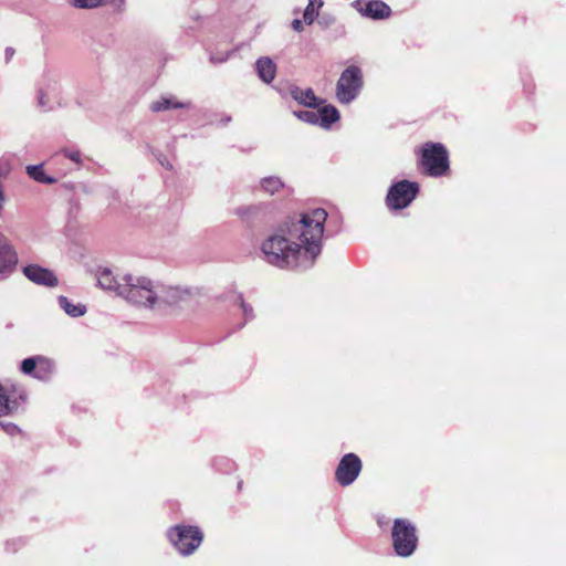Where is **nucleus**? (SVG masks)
Masks as SVG:
<instances>
[{"label":"nucleus","mask_w":566,"mask_h":566,"mask_svg":"<svg viewBox=\"0 0 566 566\" xmlns=\"http://www.w3.org/2000/svg\"><path fill=\"white\" fill-rule=\"evenodd\" d=\"M327 213L315 209L296 222H284L261 244L264 260L281 269H307L321 253Z\"/></svg>","instance_id":"nucleus-1"},{"label":"nucleus","mask_w":566,"mask_h":566,"mask_svg":"<svg viewBox=\"0 0 566 566\" xmlns=\"http://www.w3.org/2000/svg\"><path fill=\"white\" fill-rule=\"evenodd\" d=\"M96 277L101 289L115 293L137 307L155 308L161 304L179 306L189 303L193 298L191 291L188 289L166 287L147 276L114 273L108 268H99Z\"/></svg>","instance_id":"nucleus-2"},{"label":"nucleus","mask_w":566,"mask_h":566,"mask_svg":"<svg viewBox=\"0 0 566 566\" xmlns=\"http://www.w3.org/2000/svg\"><path fill=\"white\" fill-rule=\"evenodd\" d=\"M364 78L361 70L356 65L346 67L336 83V98L340 104L347 105L356 99L363 88Z\"/></svg>","instance_id":"nucleus-3"},{"label":"nucleus","mask_w":566,"mask_h":566,"mask_svg":"<svg viewBox=\"0 0 566 566\" xmlns=\"http://www.w3.org/2000/svg\"><path fill=\"white\" fill-rule=\"evenodd\" d=\"M391 536L397 555L408 557L416 551L418 544L416 527L408 520H395Z\"/></svg>","instance_id":"nucleus-4"},{"label":"nucleus","mask_w":566,"mask_h":566,"mask_svg":"<svg viewBox=\"0 0 566 566\" xmlns=\"http://www.w3.org/2000/svg\"><path fill=\"white\" fill-rule=\"evenodd\" d=\"M420 164L429 176L438 177L443 175L449 169V158L446 147L439 143L424 144Z\"/></svg>","instance_id":"nucleus-5"},{"label":"nucleus","mask_w":566,"mask_h":566,"mask_svg":"<svg viewBox=\"0 0 566 566\" xmlns=\"http://www.w3.org/2000/svg\"><path fill=\"white\" fill-rule=\"evenodd\" d=\"M168 537L182 555L192 554L202 542V533L198 527L177 525L168 532Z\"/></svg>","instance_id":"nucleus-6"},{"label":"nucleus","mask_w":566,"mask_h":566,"mask_svg":"<svg viewBox=\"0 0 566 566\" xmlns=\"http://www.w3.org/2000/svg\"><path fill=\"white\" fill-rule=\"evenodd\" d=\"M419 191L417 182L401 180L392 185L387 195V205L390 209L399 210L408 207Z\"/></svg>","instance_id":"nucleus-7"},{"label":"nucleus","mask_w":566,"mask_h":566,"mask_svg":"<svg viewBox=\"0 0 566 566\" xmlns=\"http://www.w3.org/2000/svg\"><path fill=\"white\" fill-rule=\"evenodd\" d=\"M361 471V461L355 453L345 454L335 471L336 481L342 486L350 485Z\"/></svg>","instance_id":"nucleus-8"},{"label":"nucleus","mask_w":566,"mask_h":566,"mask_svg":"<svg viewBox=\"0 0 566 566\" xmlns=\"http://www.w3.org/2000/svg\"><path fill=\"white\" fill-rule=\"evenodd\" d=\"M18 264V254L10 240L0 232V274L9 275Z\"/></svg>","instance_id":"nucleus-9"},{"label":"nucleus","mask_w":566,"mask_h":566,"mask_svg":"<svg viewBox=\"0 0 566 566\" xmlns=\"http://www.w3.org/2000/svg\"><path fill=\"white\" fill-rule=\"evenodd\" d=\"M352 6L364 17L370 19H385L391 13L389 6L380 0H355Z\"/></svg>","instance_id":"nucleus-10"},{"label":"nucleus","mask_w":566,"mask_h":566,"mask_svg":"<svg viewBox=\"0 0 566 566\" xmlns=\"http://www.w3.org/2000/svg\"><path fill=\"white\" fill-rule=\"evenodd\" d=\"M23 274L33 283L48 287H55L59 280L53 271L38 264H29L23 268Z\"/></svg>","instance_id":"nucleus-11"},{"label":"nucleus","mask_w":566,"mask_h":566,"mask_svg":"<svg viewBox=\"0 0 566 566\" xmlns=\"http://www.w3.org/2000/svg\"><path fill=\"white\" fill-rule=\"evenodd\" d=\"M290 95L301 105H304L306 107L317 106V97L315 96L312 88L303 90L298 86H292L290 87Z\"/></svg>","instance_id":"nucleus-12"},{"label":"nucleus","mask_w":566,"mask_h":566,"mask_svg":"<svg viewBox=\"0 0 566 566\" xmlns=\"http://www.w3.org/2000/svg\"><path fill=\"white\" fill-rule=\"evenodd\" d=\"M317 112V126L322 128H329L331 125L339 119V112L333 105H325L316 109Z\"/></svg>","instance_id":"nucleus-13"},{"label":"nucleus","mask_w":566,"mask_h":566,"mask_svg":"<svg viewBox=\"0 0 566 566\" xmlns=\"http://www.w3.org/2000/svg\"><path fill=\"white\" fill-rule=\"evenodd\" d=\"M255 66L260 78L264 83H271L274 80L276 74V65L270 57L265 56L259 59L255 63Z\"/></svg>","instance_id":"nucleus-14"},{"label":"nucleus","mask_w":566,"mask_h":566,"mask_svg":"<svg viewBox=\"0 0 566 566\" xmlns=\"http://www.w3.org/2000/svg\"><path fill=\"white\" fill-rule=\"evenodd\" d=\"M60 307L71 317H80L86 313V306L81 303H73L67 297L61 295L57 298Z\"/></svg>","instance_id":"nucleus-15"},{"label":"nucleus","mask_w":566,"mask_h":566,"mask_svg":"<svg viewBox=\"0 0 566 566\" xmlns=\"http://www.w3.org/2000/svg\"><path fill=\"white\" fill-rule=\"evenodd\" d=\"M28 176L36 182L44 185H52L56 181L55 178L45 174L43 165H29L25 167Z\"/></svg>","instance_id":"nucleus-16"},{"label":"nucleus","mask_w":566,"mask_h":566,"mask_svg":"<svg viewBox=\"0 0 566 566\" xmlns=\"http://www.w3.org/2000/svg\"><path fill=\"white\" fill-rule=\"evenodd\" d=\"M54 363L51 359L39 356L38 367L35 369L33 377L46 381L51 378L52 374L54 373Z\"/></svg>","instance_id":"nucleus-17"},{"label":"nucleus","mask_w":566,"mask_h":566,"mask_svg":"<svg viewBox=\"0 0 566 566\" xmlns=\"http://www.w3.org/2000/svg\"><path fill=\"white\" fill-rule=\"evenodd\" d=\"M187 107V104L178 102L175 97H161L160 99L154 102L150 106L153 112H161L170 108H182Z\"/></svg>","instance_id":"nucleus-18"},{"label":"nucleus","mask_w":566,"mask_h":566,"mask_svg":"<svg viewBox=\"0 0 566 566\" xmlns=\"http://www.w3.org/2000/svg\"><path fill=\"white\" fill-rule=\"evenodd\" d=\"M323 6V0H310L304 13H303V21L306 24H312L315 20V18L318 15V10Z\"/></svg>","instance_id":"nucleus-19"},{"label":"nucleus","mask_w":566,"mask_h":566,"mask_svg":"<svg viewBox=\"0 0 566 566\" xmlns=\"http://www.w3.org/2000/svg\"><path fill=\"white\" fill-rule=\"evenodd\" d=\"M261 187L270 195H274L283 187V182L276 177H268L262 179Z\"/></svg>","instance_id":"nucleus-20"},{"label":"nucleus","mask_w":566,"mask_h":566,"mask_svg":"<svg viewBox=\"0 0 566 566\" xmlns=\"http://www.w3.org/2000/svg\"><path fill=\"white\" fill-rule=\"evenodd\" d=\"M106 3L107 0H70V4L78 9H95Z\"/></svg>","instance_id":"nucleus-21"},{"label":"nucleus","mask_w":566,"mask_h":566,"mask_svg":"<svg viewBox=\"0 0 566 566\" xmlns=\"http://www.w3.org/2000/svg\"><path fill=\"white\" fill-rule=\"evenodd\" d=\"M294 115L305 122V123H308V124H312V125H317V112L316 109H311V111H300V112H294Z\"/></svg>","instance_id":"nucleus-22"},{"label":"nucleus","mask_w":566,"mask_h":566,"mask_svg":"<svg viewBox=\"0 0 566 566\" xmlns=\"http://www.w3.org/2000/svg\"><path fill=\"white\" fill-rule=\"evenodd\" d=\"M38 361L39 356L25 358L21 364V370L27 375H34Z\"/></svg>","instance_id":"nucleus-23"},{"label":"nucleus","mask_w":566,"mask_h":566,"mask_svg":"<svg viewBox=\"0 0 566 566\" xmlns=\"http://www.w3.org/2000/svg\"><path fill=\"white\" fill-rule=\"evenodd\" d=\"M11 408L9 405V398L4 388L0 385V416L8 415Z\"/></svg>","instance_id":"nucleus-24"},{"label":"nucleus","mask_w":566,"mask_h":566,"mask_svg":"<svg viewBox=\"0 0 566 566\" xmlns=\"http://www.w3.org/2000/svg\"><path fill=\"white\" fill-rule=\"evenodd\" d=\"M237 300L242 308L245 321H251L254 317L253 307L244 302L241 294L237 296Z\"/></svg>","instance_id":"nucleus-25"},{"label":"nucleus","mask_w":566,"mask_h":566,"mask_svg":"<svg viewBox=\"0 0 566 566\" xmlns=\"http://www.w3.org/2000/svg\"><path fill=\"white\" fill-rule=\"evenodd\" d=\"M258 210V207L255 206H243V207H239L237 208L235 210V214L237 216H240L242 218H250L251 216L255 214Z\"/></svg>","instance_id":"nucleus-26"},{"label":"nucleus","mask_w":566,"mask_h":566,"mask_svg":"<svg viewBox=\"0 0 566 566\" xmlns=\"http://www.w3.org/2000/svg\"><path fill=\"white\" fill-rule=\"evenodd\" d=\"M63 154L65 157H67L69 159H71L72 161L76 163V164H81V158H82V155L78 150H74V149H64L63 150Z\"/></svg>","instance_id":"nucleus-27"},{"label":"nucleus","mask_w":566,"mask_h":566,"mask_svg":"<svg viewBox=\"0 0 566 566\" xmlns=\"http://www.w3.org/2000/svg\"><path fill=\"white\" fill-rule=\"evenodd\" d=\"M6 432L9 434H14L19 431L18 427L14 423L8 422V423H1Z\"/></svg>","instance_id":"nucleus-28"},{"label":"nucleus","mask_w":566,"mask_h":566,"mask_svg":"<svg viewBox=\"0 0 566 566\" xmlns=\"http://www.w3.org/2000/svg\"><path fill=\"white\" fill-rule=\"evenodd\" d=\"M11 172L10 165H0V177L7 178Z\"/></svg>","instance_id":"nucleus-29"},{"label":"nucleus","mask_w":566,"mask_h":566,"mask_svg":"<svg viewBox=\"0 0 566 566\" xmlns=\"http://www.w3.org/2000/svg\"><path fill=\"white\" fill-rule=\"evenodd\" d=\"M292 28L296 32L303 31V22L300 19H295L292 22Z\"/></svg>","instance_id":"nucleus-30"},{"label":"nucleus","mask_w":566,"mask_h":566,"mask_svg":"<svg viewBox=\"0 0 566 566\" xmlns=\"http://www.w3.org/2000/svg\"><path fill=\"white\" fill-rule=\"evenodd\" d=\"M115 6L118 8V9H123L124 6H125V0H115Z\"/></svg>","instance_id":"nucleus-31"},{"label":"nucleus","mask_w":566,"mask_h":566,"mask_svg":"<svg viewBox=\"0 0 566 566\" xmlns=\"http://www.w3.org/2000/svg\"><path fill=\"white\" fill-rule=\"evenodd\" d=\"M13 53H14V51H13V49H11V48H8V49L6 50V55H7V57H8V59H9V57H11V56L13 55Z\"/></svg>","instance_id":"nucleus-32"},{"label":"nucleus","mask_w":566,"mask_h":566,"mask_svg":"<svg viewBox=\"0 0 566 566\" xmlns=\"http://www.w3.org/2000/svg\"><path fill=\"white\" fill-rule=\"evenodd\" d=\"M160 164H161L163 166H166V167H167V168H169V169L171 168V165H170L168 161L166 163V161H164V160H160Z\"/></svg>","instance_id":"nucleus-33"},{"label":"nucleus","mask_w":566,"mask_h":566,"mask_svg":"<svg viewBox=\"0 0 566 566\" xmlns=\"http://www.w3.org/2000/svg\"><path fill=\"white\" fill-rule=\"evenodd\" d=\"M43 102H44V98L41 96L40 97V104H43Z\"/></svg>","instance_id":"nucleus-34"}]
</instances>
